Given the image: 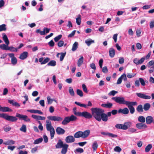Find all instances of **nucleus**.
I'll list each match as a JSON object with an SVG mask.
<instances>
[{"instance_id":"f257e3e1","label":"nucleus","mask_w":154,"mask_h":154,"mask_svg":"<svg viewBox=\"0 0 154 154\" xmlns=\"http://www.w3.org/2000/svg\"><path fill=\"white\" fill-rule=\"evenodd\" d=\"M91 110L93 116L96 120L99 122H100L101 120L105 122L108 121L107 116L104 113V111L103 109L96 107L92 108Z\"/></svg>"},{"instance_id":"f03ea898","label":"nucleus","mask_w":154,"mask_h":154,"mask_svg":"<svg viewBox=\"0 0 154 154\" xmlns=\"http://www.w3.org/2000/svg\"><path fill=\"white\" fill-rule=\"evenodd\" d=\"M17 117L19 118L20 119H22L26 122H30V119L28 118V116L26 115L20 114L19 113H17L16 116H14L8 115L6 113H0V118H4L5 120L10 122H16L17 120Z\"/></svg>"},{"instance_id":"7ed1b4c3","label":"nucleus","mask_w":154,"mask_h":154,"mask_svg":"<svg viewBox=\"0 0 154 154\" xmlns=\"http://www.w3.org/2000/svg\"><path fill=\"white\" fill-rule=\"evenodd\" d=\"M90 132L89 130H86L83 132L78 131L74 134V137L75 138L82 137L83 138H85L88 136Z\"/></svg>"},{"instance_id":"20e7f679","label":"nucleus","mask_w":154,"mask_h":154,"mask_svg":"<svg viewBox=\"0 0 154 154\" xmlns=\"http://www.w3.org/2000/svg\"><path fill=\"white\" fill-rule=\"evenodd\" d=\"M46 128L47 130L49 131L50 133V136L51 139H53L55 134V130L54 128L52 126L51 122L48 120L46 121Z\"/></svg>"},{"instance_id":"39448f33","label":"nucleus","mask_w":154,"mask_h":154,"mask_svg":"<svg viewBox=\"0 0 154 154\" xmlns=\"http://www.w3.org/2000/svg\"><path fill=\"white\" fill-rule=\"evenodd\" d=\"M131 123L130 122H125L124 124H117L116 125L115 127L118 129L126 130L130 127L131 126Z\"/></svg>"},{"instance_id":"423d86ee","label":"nucleus","mask_w":154,"mask_h":154,"mask_svg":"<svg viewBox=\"0 0 154 154\" xmlns=\"http://www.w3.org/2000/svg\"><path fill=\"white\" fill-rule=\"evenodd\" d=\"M112 99L116 102L120 104H125L127 101L125 100L124 97H113Z\"/></svg>"},{"instance_id":"0eeeda50","label":"nucleus","mask_w":154,"mask_h":154,"mask_svg":"<svg viewBox=\"0 0 154 154\" xmlns=\"http://www.w3.org/2000/svg\"><path fill=\"white\" fill-rule=\"evenodd\" d=\"M79 116L84 117L87 119H90L93 116L92 114L87 111H84L78 113Z\"/></svg>"},{"instance_id":"6e6552de","label":"nucleus","mask_w":154,"mask_h":154,"mask_svg":"<svg viewBox=\"0 0 154 154\" xmlns=\"http://www.w3.org/2000/svg\"><path fill=\"white\" fill-rule=\"evenodd\" d=\"M47 118L49 120L55 121H57L59 122L63 120V118L59 116H48L47 117Z\"/></svg>"},{"instance_id":"1a4fd4ad","label":"nucleus","mask_w":154,"mask_h":154,"mask_svg":"<svg viewBox=\"0 0 154 154\" xmlns=\"http://www.w3.org/2000/svg\"><path fill=\"white\" fill-rule=\"evenodd\" d=\"M136 94L138 97L142 99H150L151 98L150 96L146 95L145 94L136 93Z\"/></svg>"},{"instance_id":"9d476101","label":"nucleus","mask_w":154,"mask_h":154,"mask_svg":"<svg viewBox=\"0 0 154 154\" xmlns=\"http://www.w3.org/2000/svg\"><path fill=\"white\" fill-rule=\"evenodd\" d=\"M137 103L136 101L130 102L127 101L125 104L127 106L129 109H130L134 107L133 106L137 105Z\"/></svg>"},{"instance_id":"9b49d317","label":"nucleus","mask_w":154,"mask_h":154,"mask_svg":"<svg viewBox=\"0 0 154 154\" xmlns=\"http://www.w3.org/2000/svg\"><path fill=\"white\" fill-rule=\"evenodd\" d=\"M75 103L77 105L80 106V107H84L85 108H86L87 106H92V104L90 101H88V104L87 105L82 104L79 102H77L76 101H75Z\"/></svg>"},{"instance_id":"f8f14e48","label":"nucleus","mask_w":154,"mask_h":154,"mask_svg":"<svg viewBox=\"0 0 154 154\" xmlns=\"http://www.w3.org/2000/svg\"><path fill=\"white\" fill-rule=\"evenodd\" d=\"M75 139L74 137L72 135L67 136L65 138V141L67 143H71L75 142Z\"/></svg>"},{"instance_id":"ddd939ff","label":"nucleus","mask_w":154,"mask_h":154,"mask_svg":"<svg viewBox=\"0 0 154 154\" xmlns=\"http://www.w3.org/2000/svg\"><path fill=\"white\" fill-rule=\"evenodd\" d=\"M56 131L58 135H62L64 134L65 132V131L60 127H57L56 129Z\"/></svg>"},{"instance_id":"4468645a","label":"nucleus","mask_w":154,"mask_h":154,"mask_svg":"<svg viewBox=\"0 0 154 154\" xmlns=\"http://www.w3.org/2000/svg\"><path fill=\"white\" fill-rule=\"evenodd\" d=\"M28 55V53L27 52H23L20 54L19 58L21 60H24L27 58Z\"/></svg>"},{"instance_id":"2eb2a0df","label":"nucleus","mask_w":154,"mask_h":154,"mask_svg":"<svg viewBox=\"0 0 154 154\" xmlns=\"http://www.w3.org/2000/svg\"><path fill=\"white\" fill-rule=\"evenodd\" d=\"M146 123L147 124H150L153 122V118L151 116H148L146 117Z\"/></svg>"},{"instance_id":"dca6fc26","label":"nucleus","mask_w":154,"mask_h":154,"mask_svg":"<svg viewBox=\"0 0 154 154\" xmlns=\"http://www.w3.org/2000/svg\"><path fill=\"white\" fill-rule=\"evenodd\" d=\"M136 126L137 128L139 129H142L143 128H146L147 127V125L143 123H138L136 124Z\"/></svg>"},{"instance_id":"f3484780","label":"nucleus","mask_w":154,"mask_h":154,"mask_svg":"<svg viewBox=\"0 0 154 154\" xmlns=\"http://www.w3.org/2000/svg\"><path fill=\"white\" fill-rule=\"evenodd\" d=\"M119 113H122L124 114H127L129 113V110L127 108L123 109H120L118 110Z\"/></svg>"},{"instance_id":"a211bd4d","label":"nucleus","mask_w":154,"mask_h":154,"mask_svg":"<svg viewBox=\"0 0 154 154\" xmlns=\"http://www.w3.org/2000/svg\"><path fill=\"white\" fill-rule=\"evenodd\" d=\"M12 109L7 107H2L0 105V111L2 112H12Z\"/></svg>"},{"instance_id":"6ab92c4d","label":"nucleus","mask_w":154,"mask_h":154,"mask_svg":"<svg viewBox=\"0 0 154 154\" xmlns=\"http://www.w3.org/2000/svg\"><path fill=\"white\" fill-rule=\"evenodd\" d=\"M69 145L67 144H64V146L62 147L61 153L62 154H66Z\"/></svg>"},{"instance_id":"aec40b11","label":"nucleus","mask_w":154,"mask_h":154,"mask_svg":"<svg viewBox=\"0 0 154 154\" xmlns=\"http://www.w3.org/2000/svg\"><path fill=\"white\" fill-rule=\"evenodd\" d=\"M32 117L36 120H44L45 117L44 116H37L35 115H32Z\"/></svg>"},{"instance_id":"412c9836","label":"nucleus","mask_w":154,"mask_h":154,"mask_svg":"<svg viewBox=\"0 0 154 154\" xmlns=\"http://www.w3.org/2000/svg\"><path fill=\"white\" fill-rule=\"evenodd\" d=\"M64 145L63 142L61 140H59L58 142L56 145V148H62Z\"/></svg>"},{"instance_id":"4be33fe9","label":"nucleus","mask_w":154,"mask_h":154,"mask_svg":"<svg viewBox=\"0 0 154 154\" xmlns=\"http://www.w3.org/2000/svg\"><path fill=\"white\" fill-rule=\"evenodd\" d=\"M70 122L69 117H66L62 122V124L63 125H65Z\"/></svg>"},{"instance_id":"5701e85b","label":"nucleus","mask_w":154,"mask_h":154,"mask_svg":"<svg viewBox=\"0 0 154 154\" xmlns=\"http://www.w3.org/2000/svg\"><path fill=\"white\" fill-rule=\"evenodd\" d=\"M115 51L114 48H110L109 51V56L111 57H113L115 55Z\"/></svg>"},{"instance_id":"b1692460","label":"nucleus","mask_w":154,"mask_h":154,"mask_svg":"<svg viewBox=\"0 0 154 154\" xmlns=\"http://www.w3.org/2000/svg\"><path fill=\"white\" fill-rule=\"evenodd\" d=\"M113 104L112 103L108 102L106 103L102 104L101 106L103 107L107 108H110L112 107Z\"/></svg>"},{"instance_id":"393cba45","label":"nucleus","mask_w":154,"mask_h":154,"mask_svg":"<svg viewBox=\"0 0 154 154\" xmlns=\"http://www.w3.org/2000/svg\"><path fill=\"white\" fill-rule=\"evenodd\" d=\"M94 43V40L90 38L88 39L85 41V43L88 46H89L91 44Z\"/></svg>"},{"instance_id":"a878e982","label":"nucleus","mask_w":154,"mask_h":154,"mask_svg":"<svg viewBox=\"0 0 154 154\" xmlns=\"http://www.w3.org/2000/svg\"><path fill=\"white\" fill-rule=\"evenodd\" d=\"M2 35H3V40L5 42V44L7 45H8L9 44V41L7 37V36L5 33H3Z\"/></svg>"},{"instance_id":"bb28decb","label":"nucleus","mask_w":154,"mask_h":154,"mask_svg":"<svg viewBox=\"0 0 154 154\" xmlns=\"http://www.w3.org/2000/svg\"><path fill=\"white\" fill-rule=\"evenodd\" d=\"M84 61V58L83 56H81L79 59L77 65L78 67H80Z\"/></svg>"},{"instance_id":"cd10ccee","label":"nucleus","mask_w":154,"mask_h":154,"mask_svg":"<svg viewBox=\"0 0 154 154\" xmlns=\"http://www.w3.org/2000/svg\"><path fill=\"white\" fill-rule=\"evenodd\" d=\"M61 54V56H60V61H62L64 57H65L66 54V52L65 53H58L57 55V57H58V55Z\"/></svg>"},{"instance_id":"c85d7f7f","label":"nucleus","mask_w":154,"mask_h":154,"mask_svg":"<svg viewBox=\"0 0 154 154\" xmlns=\"http://www.w3.org/2000/svg\"><path fill=\"white\" fill-rule=\"evenodd\" d=\"M143 108L142 105H139L136 108V110L138 112H142L143 111Z\"/></svg>"},{"instance_id":"c756f323","label":"nucleus","mask_w":154,"mask_h":154,"mask_svg":"<svg viewBox=\"0 0 154 154\" xmlns=\"http://www.w3.org/2000/svg\"><path fill=\"white\" fill-rule=\"evenodd\" d=\"M150 107V104L148 103L145 104L143 106V109L145 111H148Z\"/></svg>"},{"instance_id":"7c9ffc66","label":"nucleus","mask_w":154,"mask_h":154,"mask_svg":"<svg viewBox=\"0 0 154 154\" xmlns=\"http://www.w3.org/2000/svg\"><path fill=\"white\" fill-rule=\"evenodd\" d=\"M138 120L140 122L143 123L145 122L146 119L143 116H140L138 117Z\"/></svg>"},{"instance_id":"2f4dec72","label":"nucleus","mask_w":154,"mask_h":154,"mask_svg":"<svg viewBox=\"0 0 154 154\" xmlns=\"http://www.w3.org/2000/svg\"><path fill=\"white\" fill-rule=\"evenodd\" d=\"M20 130L21 131L26 133L27 130L26 125L24 124L22 125L21 127L20 128Z\"/></svg>"},{"instance_id":"473e14b6","label":"nucleus","mask_w":154,"mask_h":154,"mask_svg":"<svg viewBox=\"0 0 154 154\" xmlns=\"http://www.w3.org/2000/svg\"><path fill=\"white\" fill-rule=\"evenodd\" d=\"M78 43L77 42H75L72 45V50L73 51H75L78 48Z\"/></svg>"},{"instance_id":"72a5a7b5","label":"nucleus","mask_w":154,"mask_h":154,"mask_svg":"<svg viewBox=\"0 0 154 154\" xmlns=\"http://www.w3.org/2000/svg\"><path fill=\"white\" fill-rule=\"evenodd\" d=\"M8 45L6 44H3L0 45V48L2 50H8Z\"/></svg>"},{"instance_id":"f704fd0d","label":"nucleus","mask_w":154,"mask_h":154,"mask_svg":"<svg viewBox=\"0 0 154 154\" xmlns=\"http://www.w3.org/2000/svg\"><path fill=\"white\" fill-rule=\"evenodd\" d=\"M81 22V16L79 14L78 15V17L76 18V23L78 25H80Z\"/></svg>"},{"instance_id":"c9c22d12","label":"nucleus","mask_w":154,"mask_h":154,"mask_svg":"<svg viewBox=\"0 0 154 154\" xmlns=\"http://www.w3.org/2000/svg\"><path fill=\"white\" fill-rule=\"evenodd\" d=\"M56 65V62L54 60H52L49 62L48 64L47 65L48 66H54Z\"/></svg>"},{"instance_id":"e433bc0d","label":"nucleus","mask_w":154,"mask_h":154,"mask_svg":"<svg viewBox=\"0 0 154 154\" xmlns=\"http://www.w3.org/2000/svg\"><path fill=\"white\" fill-rule=\"evenodd\" d=\"M8 50H9L11 51L12 52H17V49L16 48H15L11 46L9 47L8 46Z\"/></svg>"},{"instance_id":"4c0bfd02","label":"nucleus","mask_w":154,"mask_h":154,"mask_svg":"<svg viewBox=\"0 0 154 154\" xmlns=\"http://www.w3.org/2000/svg\"><path fill=\"white\" fill-rule=\"evenodd\" d=\"M98 146V145L96 142H94L92 145V148L94 151H95L97 149Z\"/></svg>"},{"instance_id":"58836bf2","label":"nucleus","mask_w":154,"mask_h":154,"mask_svg":"<svg viewBox=\"0 0 154 154\" xmlns=\"http://www.w3.org/2000/svg\"><path fill=\"white\" fill-rule=\"evenodd\" d=\"M152 147V145L151 144H148L145 148V151L146 152H149Z\"/></svg>"},{"instance_id":"ea45409f","label":"nucleus","mask_w":154,"mask_h":154,"mask_svg":"<svg viewBox=\"0 0 154 154\" xmlns=\"http://www.w3.org/2000/svg\"><path fill=\"white\" fill-rule=\"evenodd\" d=\"M43 138L42 137L39 138L35 140L34 142V144H37L39 143L42 142Z\"/></svg>"},{"instance_id":"a19ab883","label":"nucleus","mask_w":154,"mask_h":154,"mask_svg":"<svg viewBox=\"0 0 154 154\" xmlns=\"http://www.w3.org/2000/svg\"><path fill=\"white\" fill-rule=\"evenodd\" d=\"M11 63L13 65H16L17 63V59L15 57L12 58H11Z\"/></svg>"},{"instance_id":"79ce46f5","label":"nucleus","mask_w":154,"mask_h":154,"mask_svg":"<svg viewBox=\"0 0 154 154\" xmlns=\"http://www.w3.org/2000/svg\"><path fill=\"white\" fill-rule=\"evenodd\" d=\"M69 119L70 121H74L76 120L77 118L76 116L73 115H71L69 117Z\"/></svg>"},{"instance_id":"37998d69","label":"nucleus","mask_w":154,"mask_h":154,"mask_svg":"<svg viewBox=\"0 0 154 154\" xmlns=\"http://www.w3.org/2000/svg\"><path fill=\"white\" fill-rule=\"evenodd\" d=\"M76 93L80 97H82L83 96V93L82 90L78 89L76 90Z\"/></svg>"},{"instance_id":"c03bdc74","label":"nucleus","mask_w":154,"mask_h":154,"mask_svg":"<svg viewBox=\"0 0 154 154\" xmlns=\"http://www.w3.org/2000/svg\"><path fill=\"white\" fill-rule=\"evenodd\" d=\"M69 92L70 94L72 96H74L75 95L74 92L73 91V89L71 87H70L69 88Z\"/></svg>"},{"instance_id":"a18cd8bd","label":"nucleus","mask_w":154,"mask_h":154,"mask_svg":"<svg viewBox=\"0 0 154 154\" xmlns=\"http://www.w3.org/2000/svg\"><path fill=\"white\" fill-rule=\"evenodd\" d=\"M6 29V25L5 24H3L0 25V32L3 31H5Z\"/></svg>"},{"instance_id":"49530a36","label":"nucleus","mask_w":154,"mask_h":154,"mask_svg":"<svg viewBox=\"0 0 154 154\" xmlns=\"http://www.w3.org/2000/svg\"><path fill=\"white\" fill-rule=\"evenodd\" d=\"M62 37V35H59L57 36L54 38V41L55 42H57Z\"/></svg>"},{"instance_id":"de8ad7c7","label":"nucleus","mask_w":154,"mask_h":154,"mask_svg":"<svg viewBox=\"0 0 154 154\" xmlns=\"http://www.w3.org/2000/svg\"><path fill=\"white\" fill-rule=\"evenodd\" d=\"M118 92L117 91H114V90H112L110 92H109L108 94V95L109 96H114L115 94L117 93Z\"/></svg>"},{"instance_id":"09e8293b","label":"nucleus","mask_w":154,"mask_h":154,"mask_svg":"<svg viewBox=\"0 0 154 154\" xmlns=\"http://www.w3.org/2000/svg\"><path fill=\"white\" fill-rule=\"evenodd\" d=\"M139 80L140 82L141 85L143 86H144L145 85V82L144 80L142 78H140Z\"/></svg>"},{"instance_id":"8fccbe9b","label":"nucleus","mask_w":154,"mask_h":154,"mask_svg":"<svg viewBox=\"0 0 154 154\" xmlns=\"http://www.w3.org/2000/svg\"><path fill=\"white\" fill-rule=\"evenodd\" d=\"M36 32L37 33H39L41 35H45V33L44 32V31H41V30L40 29H37L36 30Z\"/></svg>"},{"instance_id":"3c124183","label":"nucleus","mask_w":154,"mask_h":154,"mask_svg":"<svg viewBox=\"0 0 154 154\" xmlns=\"http://www.w3.org/2000/svg\"><path fill=\"white\" fill-rule=\"evenodd\" d=\"M50 58L48 57L46 58L41 63V64H45L48 63L50 60Z\"/></svg>"},{"instance_id":"603ef678","label":"nucleus","mask_w":154,"mask_h":154,"mask_svg":"<svg viewBox=\"0 0 154 154\" xmlns=\"http://www.w3.org/2000/svg\"><path fill=\"white\" fill-rule=\"evenodd\" d=\"M145 57H143L141 58L140 60H138V65L142 64L144 61Z\"/></svg>"},{"instance_id":"864d4df0","label":"nucleus","mask_w":154,"mask_h":154,"mask_svg":"<svg viewBox=\"0 0 154 154\" xmlns=\"http://www.w3.org/2000/svg\"><path fill=\"white\" fill-rule=\"evenodd\" d=\"M82 88H83V91L85 92V93H87L88 92V91L86 86L85 84H83L82 85Z\"/></svg>"},{"instance_id":"5fc2aeb1","label":"nucleus","mask_w":154,"mask_h":154,"mask_svg":"<svg viewBox=\"0 0 154 154\" xmlns=\"http://www.w3.org/2000/svg\"><path fill=\"white\" fill-rule=\"evenodd\" d=\"M3 129L5 131L8 132L11 130V128L10 126H5L3 128Z\"/></svg>"},{"instance_id":"6e6d98bb","label":"nucleus","mask_w":154,"mask_h":154,"mask_svg":"<svg viewBox=\"0 0 154 154\" xmlns=\"http://www.w3.org/2000/svg\"><path fill=\"white\" fill-rule=\"evenodd\" d=\"M135 75L136 74L134 73H128L127 74V77L129 78H131L134 77Z\"/></svg>"},{"instance_id":"4d7b16f0","label":"nucleus","mask_w":154,"mask_h":154,"mask_svg":"<svg viewBox=\"0 0 154 154\" xmlns=\"http://www.w3.org/2000/svg\"><path fill=\"white\" fill-rule=\"evenodd\" d=\"M114 150L116 152H120L122 150V149L119 146H116L114 148Z\"/></svg>"},{"instance_id":"13d9d810","label":"nucleus","mask_w":154,"mask_h":154,"mask_svg":"<svg viewBox=\"0 0 154 154\" xmlns=\"http://www.w3.org/2000/svg\"><path fill=\"white\" fill-rule=\"evenodd\" d=\"M64 42L63 41H60L57 43L58 46L59 47H62L64 45Z\"/></svg>"},{"instance_id":"bf43d9fd","label":"nucleus","mask_w":154,"mask_h":154,"mask_svg":"<svg viewBox=\"0 0 154 154\" xmlns=\"http://www.w3.org/2000/svg\"><path fill=\"white\" fill-rule=\"evenodd\" d=\"M54 42L52 40H51L48 43V44L50 47H53L54 45Z\"/></svg>"},{"instance_id":"052dcab7","label":"nucleus","mask_w":154,"mask_h":154,"mask_svg":"<svg viewBox=\"0 0 154 154\" xmlns=\"http://www.w3.org/2000/svg\"><path fill=\"white\" fill-rule=\"evenodd\" d=\"M102 71L103 72L105 73H107L108 72V69L107 66H105L103 67L102 69Z\"/></svg>"},{"instance_id":"680f3d73","label":"nucleus","mask_w":154,"mask_h":154,"mask_svg":"<svg viewBox=\"0 0 154 154\" xmlns=\"http://www.w3.org/2000/svg\"><path fill=\"white\" fill-rule=\"evenodd\" d=\"M108 135L110 137L113 138H115L117 137V135L111 133H108Z\"/></svg>"},{"instance_id":"e2e57ef3","label":"nucleus","mask_w":154,"mask_h":154,"mask_svg":"<svg viewBox=\"0 0 154 154\" xmlns=\"http://www.w3.org/2000/svg\"><path fill=\"white\" fill-rule=\"evenodd\" d=\"M76 151L78 152H79L80 153H82L84 152V150L83 149L81 148H79L76 149Z\"/></svg>"},{"instance_id":"0e129e2a","label":"nucleus","mask_w":154,"mask_h":154,"mask_svg":"<svg viewBox=\"0 0 154 154\" xmlns=\"http://www.w3.org/2000/svg\"><path fill=\"white\" fill-rule=\"evenodd\" d=\"M76 31L75 30L72 31L68 36V37H72L73 36L75 33Z\"/></svg>"},{"instance_id":"69168bd1","label":"nucleus","mask_w":154,"mask_h":154,"mask_svg":"<svg viewBox=\"0 0 154 154\" xmlns=\"http://www.w3.org/2000/svg\"><path fill=\"white\" fill-rule=\"evenodd\" d=\"M122 76H123L121 75V76L118 79L117 81V84H119L121 83L122 81Z\"/></svg>"},{"instance_id":"338daca9","label":"nucleus","mask_w":154,"mask_h":154,"mask_svg":"<svg viewBox=\"0 0 154 154\" xmlns=\"http://www.w3.org/2000/svg\"><path fill=\"white\" fill-rule=\"evenodd\" d=\"M119 63L120 64H123L124 62V59L122 57H120L119 59Z\"/></svg>"},{"instance_id":"774afa93","label":"nucleus","mask_w":154,"mask_h":154,"mask_svg":"<svg viewBox=\"0 0 154 154\" xmlns=\"http://www.w3.org/2000/svg\"><path fill=\"white\" fill-rule=\"evenodd\" d=\"M149 26L150 28H153L154 27V20L150 22L149 24Z\"/></svg>"}]
</instances>
